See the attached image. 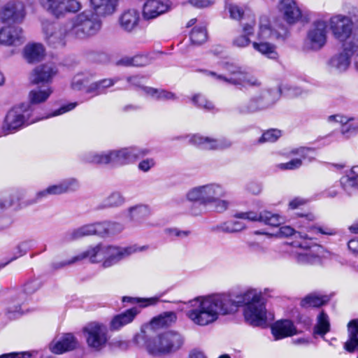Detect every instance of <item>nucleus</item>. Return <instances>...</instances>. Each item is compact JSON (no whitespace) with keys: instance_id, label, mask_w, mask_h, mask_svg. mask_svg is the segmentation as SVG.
Here are the masks:
<instances>
[{"instance_id":"obj_1","label":"nucleus","mask_w":358,"mask_h":358,"mask_svg":"<svg viewBox=\"0 0 358 358\" xmlns=\"http://www.w3.org/2000/svg\"><path fill=\"white\" fill-rule=\"evenodd\" d=\"M198 305L186 312L187 317L194 324L206 326L215 322L220 314L234 313L244 307L245 321L253 327H266L267 323L266 302L262 293L249 289L236 296L215 294L195 299Z\"/></svg>"},{"instance_id":"obj_2","label":"nucleus","mask_w":358,"mask_h":358,"mask_svg":"<svg viewBox=\"0 0 358 358\" xmlns=\"http://www.w3.org/2000/svg\"><path fill=\"white\" fill-rule=\"evenodd\" d=\"M184 341V337L178 331H166L152 336L143 329L136 334L133 339L137 347L145 348L151 355L174 353L182 348Z\"/></svg>"},{"instance_id":"obj_3","label":"nucleus","mask_w":358,"mask_h":358,"mask_svg":"<svg viewBox=\"0 0 358 358\" xmlns=\"http://www.w3.org/2000/svg\"><path fill=\"white\" fill-rule=\"evenodd\" d=\"M148 248V246L137 248L136 245L128 247H117L113 245H106L98 244L94 247H90L85 250L86 258H89L92 264L102 262V267L104 268L111 267L117 264L122 259L139 251Z\"/></svg>"},{"instance_id":"obj_4","label":"nucleus","mask_w":358,"mask_h":358,"mask_svg":"<svg viewBox=\"0 0 358 358\" xmlns=\"http://www.w3.org/2000/svg\"><path fill=\"white\" fill-rule=\"evenodd\" d=\"M281 33L273 29L269 19L266 16L260 17L256 36L257 40L252 43L253 49L269 59H277L278 55L272 41L285 34L286 31L283 29Z\"/></svg>"},{"instance_id":"obj_5","label":"nucleus","mask_w":358,"mask_h":358,"mask_svg":"<svg viewBox=\"0 0 358 358\" xmlns=\"http://www.w3.org/2000/svg\"><path fill=\"white\" fill-rule=\"evenodd\" d=\"M150 152V150L147 148H124L120 150H110L106 153L95 154L92 156L89 162L98 164H111L113 166H123L144 157Z\"/></svg>"},{"instance_id":"obj_6","label":"nucleus","mask_w":358,"mask_h":358,"mask_svg":"<svg viewBox=\"0 0 358 358\" xmlns=\"http://www.w3.org/2000/svg\"><path fill=\"white\" fill-rule=\"evenodd\" d=\"M67 22L72 36L81 39L96 35L102 27V22L98 13L92 10H85Z\"/></svg>"},{"instance_id":"obj_7","label":"nucleus","mask_w":358,"mask_h":358,"mask_svg":"<svg viewBox=\"0 0 358 358\" xmlns=\"http://www.w3.org/2000/svg\"><path fill=\"white\" fill-rule=\"evenodd\" d=\"M27 108V106L21 103L9 110L3 121V130L14 133L27 125L43 119L38 117L31 119L32 114Z\"/></svg>"},{"instance_id":"obj_8","label":"nucleus","mask_w":358,"mask_h":358,"mask_svg":"<svg viewBox=\"0 0 358 358\" xmlns=\"http://www.w3.org/2000/svg\"><path fill=\"white\" fill-rule=\"evenodd\" d=\"M283 91H257L245 105L238 107L241 113H251L274 105L282 96Z\"/></svg>"},{"instance_id":"obj_9","label":"nucleus","mask_w":358,"mask_h":358,"mask_svg":"<svg viewBox=\"0 0 358 358\" xmlns=\"http://www.w3.org/2000/svg\"><path fill=\"white\" fill-rule=\"evenodd\" d=\"M327 22L332 36L336 40L346 43L354 36L358 38L356 32L352 34L354 22L351 17L343 14H336L332 15Z\"/></svg>"},{"instance_id":"obj_10","label":"nucleus","mask_w":358,"mask_h":358,"mask_svg":"<svg viewBox=\"0 0 358 358\" xmlns=\"http://www.w3.org/2000/svg\"><path fill=\"white\" fill-rule=\"evenodd\" d=\"M43 32L45 41L52 48L64 47L67 38L72 36L68 22L62 24L43 23Z\"/></svg>"},{"instance_id":"obj_11","label":"nucleus","mask_w":358,"mask_h":358,"mask_svg":"<svg viewBox=\"0 0 358 358\" xmlns=\"http://www.w3.org/2000/svg\"><path fill=\"white\" fill-rule=\"evenodd\" d=\"M41 287V282L36 279L29 280L24 285L23 291L12 296L6 307L5 314L9 319H15L21 316V306L27 298V295L32 294Z\"/></svg>"},{"instance_id":"obj_12","label":"nucleus","mask_w":358,"mask_h":358,"mask_svg":"<svg viewBox=\"0 0 358 358\" xmlns=\"http://www.w3.org/2000/svg\"><path fill=\"white\" fill-rule=\"evenodd\" d=\"M358 53V38L354 36L350 41L343 44L341 52L334 55L328 62L329 67L338 73H342L349 68L352 55Z\"/></svg>"},{"instance_id":"obj_13","label":"nucleus","mask_w":358,"mask_h":358,"mask_svg":"<svg viewBox=\"0 0 358 358\" xmlns=\"http://www.w3.org/2000/svg\"><path fill=\"white\" fill-rule=\"evenodd\" d=\"M41 8L56 18L64 17L67 13H76L82 8L78 0H38Z\"/></svg>"},{"instance_id":"obj_14","label":"nucleus","mask_w":358,"mask_h":358,"mask_svg":"<svg viewBox=\"0 0 358 358\" xmlns=\"http://www.w3.org/2000/svg\"><path fill=\"white\" fill-rule=\"evenodd\" d=\"M327 22L325 20L314 21L307 32L304 48L311 50L321 49L327 43Z\"/></svg>"},{"instance_id":"obj_15","label":"nucleus","mask_w":358,"mask_h":358,"mask_svg":"<svg viewBox=\"0 0 358 358\" xmlns=\"http://www.w3.org/2000/svg\"><path fill=\"white\" fill-rule=\"evenodd\" d=\"M80 187L78 180L74 178H69L62 180L59 183L50 185L46 189L39 191L36 196L27 201V205H32L41 201L48 195H59L64 193L76 191Z\"/></svg>"},{"instance_id":"obj_16","label":"nucleus","mask_w":358,"mask_h":358,"mask_svg":"<svg viewBox=\"0 0 358 358\" xmlns=\"http://www.w3.org/2000/svg\"><path fill=\"white\" fill-rule=\"evenodd\" d=\"M88 346L96 351L101 350L108 341L107 328L102 324L90 322L83 327Z\"/></svg>"},{"instance_id":"obj_17","label":"nucleus","mask_w":358,"mask_h":358,"mask_svg":"<svg viewBox=\"0 0 358 358\" xmlns=\"http://www.w3.org/2000/svg\"><path fill=\"white\" fill-rule=\"evenodd\" d=\"M27 15L25 4L20 0H10L0 8V22L21 23Z\"/></svg>"},{"instance_id":"obj_18","label":"nucleus","mask_w":358,"mask_h":358,"mask_svg":"<svg viewBox=\"0 0 358 358\" xmlns=\"http://www.w3.org/2000/svg\"><path fill=\"white\" fill-rule=\"evenodd\" d=\"M173 8L170 0H148L143 6L142 16L145 20H154Z\"/></svg>"},{"instance_id":"obj_19","label":"nucleus","mask_w":358,"mask_h":358,"mask_svg":"<svg viewBox=\"0 0 358 358\" xmlns=\"http://www.w3.org/2000/svg\"><path fill=\"white\" fill-rule=\"evenodd\" d=\"M57 73V69L53 64H45L36 66L31 71L29 80L32 84L45 85L50 83Z\"/></svg>"},{"instance_id":"obj_20","label":"nucleus","mask_w":358,"mask_h":358,"mask_svg":"<svg viewBox=\"0 0 358 358\" xmlns=\"http://www.w3.org/2000/svg\"><path fill=\"white\" fill-rule=\"evenodd\" d=\"M78 341L72 333L63 334L61 337L54 339L49 344L50 350L55 355H62L76 349Z\"/></svg>"},{"instance_id":"obj_21","label":"nucleus","mask_w":358,"mask_h":358,"mask_svg":"<svg viewBox=\"0 0 358 358\" xmlns=\"http://www.w3.org/2000/svg\"><path fill=\"white\" fill-rule=\"evenodd\" d=\"M271 331L275 340H280L302 332V331H297L293 321L288 319L275 322L271 327Z\"/></svg>"},{"instance_id":"obj_22","label":"nucleus","mask_w":358,"mask_h":358,"mask_svg":"<svg viewBox=\"0 0 358 358\" xmlns=\"http://www.w3.org/2000/svg\"><path fill=\"white\" fill-rule=\"evenodd\" d=\"M24 41L23 30L16 26L3 27L0 29V43L6 45H20Z\"/></svg>"},{"instance_id":"obj_23","label":"nucleus","mask_w":358,"mask_h":358,"mask_svg":"<svg viewBox=\"0 0 358 358\" xmlns=\"http://www.w3.org/2000/svg\"><path fill=\"white\" fill-rule=\"evenodd\" d=\"M190 141L207 150H223L230 148L232 145L231 141L225 138L214 139L199 135H194Z\"/></svg>"},{"instance_id":"obj_24","label":"nucleus","mask_w":358,"mask_h":358,"mask_svg":"<svg viewBox=\"0 0 358 358\" xmlns=\"http://www.w3.org/2000/svg\"><path fill=\"white\" fill-rule=\"evenodd\" d=\"M278 9L289 24L296 23L301 16L295 0H278Z\"/></svg>"},{"instance_id":"obj_25","label":"nucleus","mask_w":358,"mask_h":358,"mask_svg":"<svg viewBox=\"0 0 358 358\" xmlns=\"http://www.w3.org/2000/svg\"><path fill=\"white\" fill-rule=\"evenodd\" d=\"M140 14L136 9H128L123 11L118 18L120 27L127 33L134 31L138 27Z\"/></svg>"},{"instance_id":"obj_26","label":"nucleus","mask_w":358,"mask_h":358,"mask_svg":"<svg viewBox=\"0 0 358 358\" xmlns=\"http://www.w3.org/2000/svg\"><path fill=\"white\" fill-rule=\"evenodd\" d=\"M205 188L208 193L206 199H210V203H215V210L220 213L224 211L228 208L229 203L220 199L224 194L223 187L218 184L212 183L206 185Z\"/></svg>"},{"instance_id":"obj_27","label":"nucleus","mask_w":358,"mask_h":358,"mask_svg":"<svg viewBox=\"0 0 358 358\" xmlns=\"http://www.w3.org/2000/svg\"><path fill=\"white\" fill-rule=\"evenodd\" d=\"M139 313L138 307H132L125 311L115 315L110 322V329L112 331L120 329L122 327L131 323Z\"/></svg>"},{"instance_id":"obj_28","label":"nucleus","mask_w":358,"mask_h":358,"mask_svg":"<svg viewBox=\"0 0 358 358\" xmlns=\"http://www.w3.org/2000/svg\"><path fill=\"white\" fill-rule=\"evenodd\" d=\"M45 55V50L41 43H28L23 49V57L28 63L41 61Z\"/></svg>"},{"instance_id":"obj_29","label":"nucleus","mask_w":358,"mask_h":358,"mask_svg":"<svg viewBox=\"0 0 358 358\" xmlns=\"http://www.w3.org/2000/svg\"><path fill=\"white\" fill-rule=\"evenodd\" d=\"M349 339L345 343L344 348L348 352L358 349V319L352 320L348 324Z\"/></svg>"},{"instance_id":"obj_30","label":"nucleus","mask_w":358,"mask_h":358,"mask_svg":"<svg viewBox=\"0 0 358 358\" xmlns=\"http://www.w3.org/2000/svg\"><path fill=\"white\" fill-rule=\"evenodd\" d=\"M331 325L328 315L324 310H321L317 317V323L313 327V336H318L324 338V336L330 331Z\"/></svg>"},{"instance_id":"obj_31","label":"nucleus","mask_w":358,"mask_h":358,"mask_svg":"<svg viewBox=\"0 0 358 358\" xmlns=\"http://www.w3.org/2000/svg\"><path fill=\"white\" fill-rule=\"evenodd\" d=\"M52 91H30L29 94V101L24 102L27 106V110L31 114L35 110V105L45 102L50 96Z\"/></svg>"},{"instance_id":"obj_32","label":"nucleus","mask_w":358,"mask_h":358,"mask_svg":"<svg viewBox=\"0 0 358 358\" xmlns=\"http://www.w3.org/2000/svg\"><path fill=\"white\" fill-rule=\"evenodd\" d=\"M329 300V296L327 295L320 296L312 293L301 299L300 306L305 308L310 307L319 308L327 303Z\"/></svg>"},{"instance_id":"obj_33","label":"nucleus","mask_w":358,"mask_h":358,"mask_svg":"<svg viewBox=\"0 0 358 358\" xmlns=\"http://www.w3.org/2000/svg\"><path fill=\"white\" fill-rule=\"evenodd\" d=\"M177 320L176 313L173 311H166L154 317L150 324L153 327H167L175 323Z\"/></svg>"},{"instance_id":"obj_34","label":"nucleus","mask_w":358,"mask_h":358,"mask_svg":"<svg viewBox=\"0 0 358 358\" xmlns=\"http://www.w3.org/2000/svg\"><path fill=\"white\" fill-rule=\"evenodd\" d=\"M208 194L205 185H202L190 189L187 194V198L189 201H196L199 202L200 205L207 206L210 204V199H206V196H208Z\"/></svg>"},{"instance_id":"obj_35","label":"nucleus","mask_w":358,"mask_h":358,"mask_svg":"<svg viewBox=\"0 0 358 358\" xmlns=\"http://www.w3.org/2000/svg\"><path fill=\"white\" fill-rule=\"evenodd\" d=\"M94 227L92 224L83 225L72 231H67L64 235V240L66 241H73L85 236H92Z\"/></svg>"},{"instance_id":"obj_36","label":"nucleus","mask_w":358,"mask_h":358,"mask_svg":"<svg viewBox=\"0 0 358 358\" xmlns=\"http://www.w3.org/2000/svg\"><path fill=\"white\" fill-rule=\"evenodd\" d=\"M94 10L101 15L113 13L117 5V0H90Z\"/></svg>"},{"instance_id":"obj_37","label":"nucleus","mask_w":358,"mask_h":358,"mask_svg":"<svg viewBox=\"0 0 358 358\" xmlns=\"http://www.w3.org/2000/svg\"><path fill=\"white\" fill-rule=\"evenodd\" d=\"M143 96L148 101H174L177 96L171 91H143Z\"/></svg>"},{"instance_id":"obj_38","label":"nucleus","mask_w":358,"mask_h":358,"mask_svg":"<svg viewBox=\"0 0 358 358\" xmlns=\"http://www.w3.org/2000/svg\"><path fill=\"white\" fill-rule=\"evenodd\" d=\"M220 66L222 70L227 72L229 75L235 76L234 78L230 77L232 78V81L228 82V83H233L236 85L239 84L244 80L245 75L241 70V68L229 62H222Z\"/></svg>"},{"instance_id":"obj_39","label":"nucleus","mask_w":358,"mask_h":358,"mask_svg":"<svg viewBox=\"0 0 358 358\" xmlns=\"http://www.w3.org/2000/svg\"><path fill=\"white\" fill-rule=\"evenodd\" d=\"M24 191L23 189H16L12 192L8 197L0 199V213L9 207L23 199Z\"/></svg>"},{"instance_id":"obj_40","label":"nucleus","mask_w":358,"mask_h":358,"mask_svg":"<svg viewBox=\"0 0 358 358\" xmlns=\"http://www.w3.org/2000/svg\"><path fill=\"white\" fill-rule=\"evenodd\" d=\"M341 185L343 189L348 194L358 192V176L357 175H345L340 180Z\"/></svg>"},{"instance_id":"obj_41","label":"nucleus","mask_w":358,"mask_h":358,"mask_svg":"<svg viewBox=\"0 0 358 358\" xmlns=\"http://www.w3.org/2000/svg\"><path fill=\"white\" fill-rule=\"evenodd\" d=\"M35 245L34 240H27L21 242L16 247V251L14 252L13 256L5 263H0V268H3L13 260H15L20 257L24 255L27 251Z\"/></svg>"},{"instance_id":"obj_42","label":"nucleus","mask_w":358,"mask_h":358,"mask_svg":"<svg viewBox=\"0 0 358 358\" xmlns=\"http://www.w3.org/2000/svg\"><path fill=\"white\" fill-rule=\"evenodd\" d=\"M152 62V58L148 55H138L133 57L122 59L120 63L125 66H144Z\"/></svg>"},{"instance_id":"obj_43","label":"nucleus","mask_w":358,"mask_h":358,"mask_svg":"<svg viewBox=\"0 0 358 358\" xmlns=\"http://www.w3.org/2000/svg\"><path fill=\"white\" fill-rule=\"evenodd\" d=\"M123 303H130L131 304H139L141 308H145L150 306L155 305L159 301V298L157 296L150 298H138L131 296H123Z\"/></svg>"},{"instance_id":"obj_44","label":"nucleus","mask_w":358,"mask_h":358,"mask_svg":"<svg viewBox=\"0 0 358 358\" xmlns=\"http://www.w3.org/2000/svg\"><path fill=\"white\" fill-rule=\"evenodd\" d=\"M124 203L122 195L118 192H114L103 201L99 208L118 207Z\"/></svg>"},{"instance_id":"obj_45","label":"nucleus","mask_w":358,"mask_h":358,"mask_svg":"<svg viewBox=\"0 0 358 358\" xmlns=\"http://www.w3.org/2000/svg\"><path fill=\"white\" fill-rule=\"evenodd\" d=\"M208 39V33L205 27H195L190 33V40L192 43L196 45H200Z\"/></svg>"},{"instance_id":"obj_46","label":"nucleus","mask_w":358,"mask_h":358,"mask_svg":"<svg viewBox=\"0 0 358 358\" xmlns=\"http://www.w3.org/2000/svg\"><path fill=\"white\" fill-rule=\"evenodd\" d=\"M226 9L229 13L231 19L240 22L243 19L245 13V7L234 3H227Z\"/></svg>"},{"instance_id":"obj_47","label":"nucleus","mask_w":358,"mask_h":358,"mask_svg":"<svg viewBox=\"0 0 358 358\" xmlns=\"http://www.w3.org/2000/svg\"><path fill=\"white\" fill-rule=\"evenodd\" d=\"M278 236L280 237L294 236L295 238H308V234L301 231H296L290 226H282L279 228Z\"/></svg>"},{"instance_id":"obj_48","label":"nucleus","mask_w":358,"mask_h":358,"mask_svg":"<svg viewBox=\"0 0 358 358\" xmlns=\"http://www.w3.org/2000/svg\"><path fill=\"white\" fill-rule=\"evenodd\" d=\"M200 71L202 72L203 75L208 77L212 81L218 84L228 83V82L232 81V78H228V76L223 73L207 69H201Z\"/></svg>"},{"instance_id":"obj_49","label":"nucleus","mask_w":358,"mask_h":358,"mask_svg":"<svg viewBox=\"0 0 358 358\" xmlns=\"http://www.w3.org/2000/svg\"><path fill=\"white\" fill-rule=\"evenodd\" d=\"M129 212L131 220L136 221H139L149 215L148 207L145 205L131 207L129 209Z\"/></svg>"},{"instance_id":"obj_50","label":"nucleus","mask_w":358,"mask_h":358,"mask_svg":"<svg viewBox=\"0 0 358 358\" xmlns=\"http://www.w3.org/2000/svg\"><path fill=\"white\" fill-rule=\"evenodd\" d=\"M281 136V131L276 129H271L262 134L257 140V143L262 144L266 142H275Z\"/></svg>"},{"instance_id":"obj_51","label":"nucleus","mask_w":358,"mask_h":358,"mask_svg":"<svg viewBox=\"0 0 358 358\" xmlns=\"http://www.w3.org/2000/svg\"><path fill=\"white\" fill-rule=\"evenodd\" d=\"M252 42L250 39V36H249L248 34H244L242 33L235 36L231 41L233 47L237 48H247L250 44H252Z\"/></svg>"},{"instance_id":"obj_52","label":"nucleus","mask_w":358,"mask_h":358,"mask_svg":"<svg viewBox=\"0 0 358 358\" xmlns=\"http://www.w3.org/2000/svg\"><path fill=\"white\" fill-rule=\"evenodd\" d=\"M281 217L278 214L270 211H263L262 221L266 225L278 227L281 223Z\"/></svg>"},{"instance_id":"obj_53","label":"nucleus","mask_w":358,"mask_h":358,"mask_svg":"<svg viewBox=\"0 0 358 358\" xmlns=\"http://www.w3.org/2000/svg\"><path fill=\"white\" fill-rule=\"evenodd\" d=\"M127 81L129 83V87L131 88H148V90H155L154 88L148 87L146 86L148 79L144 76H134L129 77Z\"/></svg>"},{"instance_id":"obj_54","label":"nucleus","mask_w":358,"mask_h":358,"mask_svg":"<svg viewBox=\"0 0 358 358\" xmlns=\"http://www.w3.org/2000/svg\"><path fill=\"white\" fill-rule=\"evenodd\" d=\"M341 132L345 139L350 138L358 134V125L348 122H343L341 124Z\"/></svg>"},{"instance_id":"obj_55","label":"nucleus","mask_w":358,"mask_h":358,"mask_svg":"<svg viewBox=\"0 0 358 358\" xmlns=\"http://www.w3.org/2000/svg\"><path fill=\"white\" fill-rule=\"evenodd\" d=\"M118 81V78H104L98 80L90 86L89 90H104L113 86Z\"/></svg>"},{"instance_id":"obj_56","label":"nucleus","mask_w":358,"mask_h":358,"mask_svg":"<svg viewBox=\"0 0 358 358\" xmlns=\"http://www.w3.org/2000/svg\"><path fill=\"white\" fill-rule=\"evenodd\" d=\"M90 83L87 76L83 73L76 75L71 82V87L73 90H80L83 87H87Z\"/></svg>"},{"instance_id":"obj_57","label":"nucleus","mask_w":358,"mask_h":358,"mask_svg":"<svg viewBox=\"0 0 358 358\" xmlns=\"http://www.w3.org/2000/svg\"><path fill=\"white\" fill-rule=\"evenodd\" d=\"M78 106V102H69L62 104L59 108L53 110L44 118H49L62 115L65 113L72 110Z\"/></svg>"},{"instance_id":"obj_58","label":"nucleus","mask_w":358,"mask_h":358,"mask_svg":"<svg viewBox=\"0 0 358 358\" xmlns=\"http://www.w3.org/2000/svg\"><path fill=\"white\" fill-rule=\"evenodd\" d=\"M319 259L317 255L310 252L299 253L296 256V261L301 264H313Z\"/></svg>"},{"instance_id":"obj_59","label":"nucleus","mask_w":358,"mask_h":358,"mask_svg":"<svg viewBox=\"0 0 358 358\" xmlns=\"http://www.w3.org/2000/svg\"><path fill=\"white\" fill-rule=\"evenodd\" d=\"M262 216H263V212L257 213L252 212V211H249V212H245V213H238L235 214V215H234V217L236 218L248 220L250 221H253V222L258 221L260 222H262Z\"/></svg>"},{"instance_id":"obj_60","label":"nucleus","mask_w":358,"mask_h":358,"mask_svg":"<svg viewBox=\"0 0 358 358\" xmlns=\"http://www.w3.org/2000/svg\"><path fill=\"white\" fill-rule=\"evenodd\" d=\"M107 224H108L106 221L92 223V225L94 227V235L98 236L101 238L107 237L108 230V229L107 228Z\"/></svg>"},{"instance_id":"obj_61","label":"nucleus","mask_w":358,"mask_h":358,"mask_svg":"<svg viewBox=\"0 0 358 358\" xmlns=\"http://www.w3.org/2000/svg\"><path fill=\"white\" fill-rule=\"evenodd\" d=\"M192 101L194 105L200 108H203L207 110H210L213 108V103L201 94L194 95Z\"/></svg>"},{"instance_id":"obj_62","label":"nucleus","mask_w":358,"mask_h":358,"mask_svg":"<svg viewBox=\"0 0 358 358\" xmlns=\"http://www.w3.org/2000/svg\"><path fill=\"white\" fill-rule=\"evenodd\" d=\"M84 259H86L85 252V251L81 252L80 254L73 257V258H71V259H69L68 261H62V262H60L54 263L52 264V267L55 269H59V268L64 267L66 265L72 264H73V263H75L76 262L83 260Z\"/></svg>"},{"instance_id":"obj_63","label":"nucleus","mask_w":358,"mask_h":358,"mask_svg":"<svg viewBox=\"0 0 358 358\" xmlns=\"http://www.w3.org/2000/svg\"><path fill=\"white\" fill-rule=\"evenodd\" d=\"M302 165V160L301 159L295 158L286 163L279 164V168L282 170H296L300 168Z\"/></svg>"},{"instance_id":"obj_64","label":"nucleus","mask_w":358,"mask_h":358,"mask_svg":"<svg viewBox=\"0 0 358 358\" xmlns=\"http://www.w3.org/2000/svg\"><path fill=\"white\" fill-rule=\"evenodd\" d=\"M108 230V236L120 233L124 229L122 224L117 222L106 221Z\"/></svg>"}]
</instances>
